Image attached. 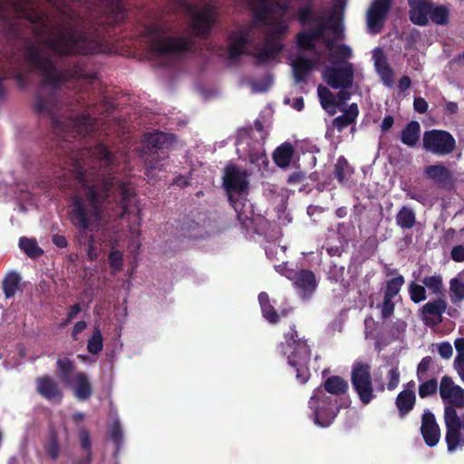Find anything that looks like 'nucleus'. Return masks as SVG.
<instances>
[{"mask_svg": "<svg viewBox=\"0 0 464 464\" xmlns=\"http://www.w3.org/2000/svg\"><path fill=\"white\" fill-rule=\"evenodd\" d=\"M392 300V298L383 296L381 305V314L383 320L390 318L393 314L395 304Z\"/></svg>", "mask_w": 464, "mask_h": 464, "instance_id": "nucleus-52", "label": "nucleus"}, {"mask_svg": "<svg viewBox=\"0 0 464 464\" xmlns=\"http://www.w3.org/2000/svg\"><path fill=\"white\" fill-rule=\"evenodd\" d=\"M21 281V276L18 273L12 271L9 272L2 282V289L6 299L14 296Z\"/></svg>", "mask_w": 464, "mask_h": 464, "instance_id": "nucleus-36", "label": "nucleus"}, {"mask_svg": "<svg viewBox=\"0 0 464 464\" xmlns=\"http://www.w3.org/2000/svg\"><path fill=\"white\" fill-rule=\"evenodd\" d=\"M460 425L446 426L445 440L450 452H454L459 446L464 445Z\"/></svg>", "mask_w": 464, "mask_h": 464, "instance_id": "nucleus-33", "label": "nucleus"}, {"mask_svg": "<svg viewBox=\"0 0 464 464\" xmlns=\"http://www.w3.org/2000/svg\"><path fill=\"white\" fill-rule=\"evenodd\" d=\"M223 188L232 200V194L242 195L248 192L249 181L246 170L237 165L229 163L226 166L223 175Z\"/></svg>", "mask_w": 464, "mask_h": 464, "instance_id": "nucleus-10", "label": "nucleus"}, {"mask_svg": "<svg viewBox=\"0 0 464 464\" xmlns=\"http://www.w3.org/2000/svg\"><path fill=\"white\" fill-rule=\"evenodd\" d=\"M315 41L316 40L308 30L300 31L295 35L296 46L302 51H314L316 48Z\"/></svg>", "mask_w": 464, "mask_h": 464, "instance_id": "nucleus-42", "label": "nucleus"}, {"mask_svg": "<svg viewBox=\"0 0 464 464\" xmlns=\"http://www.w3.org/2000/svg\"><path fill=\"white\" fill-rule=\"evenodd\" d=\"M265 205H231L237 213L238 221L246 230H253L256 234H263L266 231L271 222L279 226H286L292 221L289 213L286 212V205H276L273 213L268 209L260 212L258 207Z\"/></svg>", "mask_w": 464, "mask_h": 464, "instance_id": "nucleus-4", "label": "nucleus"}, {"mask_svg": "<svg viewBox=\"0 0 464 464\" xmlns=\"http://www.w3.org/2000/svg\"><path fill=\"white\" fill-rule=\"evenodd\" d=\"M188 11L195 10L190 24L195 35L207 39L217 20L218 13L216 8L212 5H206L202 10H196L195 5H188Z\"/></svg>", "mask_w": 464, "mask_h": 464, "instance_id": "nucleus-11", "label": "nucleus"}, {"mask_svg": "<svg viewBox=\"0 0 464 464\" xmlns=\"http://www.w3.org/2000/svg\"><path fill=\"white\" fill-rule=\"evenodd\" d=\"M348 388V382L338 375H333L326 378L322 387L324 393L328 392L332 397L345 394Z\"/></svg>", "mask_w": 464, "mask_h": 464, "instance_id": "nucleus-29", "label": "nucleus"}, {"mask_svg": "<svg viewBox=\"0 0 464 464\" xmlns=\"http://www.w3.org/2000/svg\"><path fill=\"white\" fill-rule=\"evenodd\" d=\"M108 259H109L111 267L114 271L119 272L121 270L122 265H123V256H122V253L121 251L112 250L110 253Z\"/></svg>", "mask_w": 464, "mask_h": 464, "instance_id": "nucleus-51", "label": "nucleus"}, {"mask_svg": "<svg viewBox=\"0 0 464 464\" xmlns=\"http://www.w3.org/2000/svg\"><path fill=\"white\" fill-rule=\"evenodd\" d=\"M323 79L333 89H350L354 79L353 65L344 62L343 65L327 67L323 72Z\"/></svg>", "mask_w": 464, "mask_h": 464, "instance_id": "nucleus-12", "label": "nucleus"}, {"mask_svg": "<svg viewBox=\"0 0 464 464\" xmlns=\"http://www.w3.org/2000/svg\"><path fill=\"white\" fill-rule=\"evenodd\" d=\"M270 0H256L258 8L253 11V20L246 26L250 30L259 24L268 25L264 36L263 46L253 56L256 64H266L276 60L284 49L283 38L289 27L284 21L268 23L271 14Z\"/></svg>", "mask_w": 464, "mask_h": 464, "instance_id": "nucleus-3", "label": "nucleus"}, {"mask_svg": "<svg viewBox=\"0 0 464 464\" xmlns=\"http://www.w3.org/2000/svg\"><path fill=\"white\" fill-rule=\"evenodd\" d=\"M456 146L455 138L447 130L433 129L423 133L422 147L434 155H450L456 150Z\"/></svg>", "mask_w": 464, "mask_h": 464, "instance_id": "nucleus-9", "label": "nucleus"}, {"mask_svg": "<svg viewBox=\"0 0 464 464\" xmlns=\"http://www.w3.org/2000/svg\"><path fill=\"white\" fill-rule=\"evenodd\" d=\"M69 387L72 389L74 396L79 401H87L92 394V383L88 375L83 372H74L72 385Z\"/></svg>", "mask_w": 464, "mask_h": 464, "instance_id": "nucleus-23", "label": "nucleus"}, {"mask_svg": "<svg viewBox=\"0 0 464 464\" xmlns=\"http://www.w3.org/2000/svg\"><path fill=\"white\" fill-rule=\"evenodd\" d=\"M351 383L363 405H368L375 398L369 363L355 362L353 364Z\"/></svg>", "mask_w": 464, "mask_h": 464, "instance_id": "nucleus-8", "label": "nucleus"}, {"mask_svg": "<svg viewBox=\"0 0 464 464\" xmlns=\"http://www.w3.org/2000/svg\"><path fill=\"white\" fill-rule=\"evenodd\" d=\"M455 406L446 405L444 408L445 426L460 425V418L459 417Z\"/></svg>", "mask_w": 464, "mask_h": 464, "instance_id": "nucleus-50", "label": "nucleus"}, {"mask_svg": "<svg viewBox=\"0 0 464 464\" xmlns=\"http://www.w3.org/2000/svg\"><path fill=\"white\" fill-rule=\"evenodd\" d=\"M24 56L31 67L43 77L34 102L36 114L51 118L53 131L63 138L55 150L54 183L62 189L75 188L71 203H100V199L111 194L121 198V203H130L137 194L133 183L119 179L115 175L125 169L117 155L99 142L91 148L78 149L67 138L95 136L98 120L90 113H74L76 106L90 109L93 103L85 92L77 94L74 104L72 101L64 103L59 100V87L67 81L92 82L97 79L93 65L86 58H78L72 65L58 70L53 59L44 55L34 44L25 46Z\"/></svg>", "mask_w": 464, "mask_h": 464, "instance_id": "nucleus-1", "label": "nucleus"}, {"mask_svg": "<svg viewBox=\"0 0 464 464\" xmlns=\"http://www.w3.org/2000/svg\"><path fill=\"white\" fill-rule=\"evenodd\" d=\"M294 155V147L289 142H285L277 147L273 153L275 163L282 169L290 165Z\"/></svg>", "mask_w": 464, "mask_h": 464, "instance_id": "nucleus-32", "label": "nucleus"}, {"mask_svg": "<svg viewBox=\"0 0 464 464\" xmlns=\"http://www.w3.org/2000/svg\"><path fill=\"white\" fill-rule=\"evenodd\" d=\"M413 108L419 113H425L428 111L429 105L424 98L415 97L413 101Z\"/></svg>", "mask_w": 464, "mask_h": 464, "instance_id": "nucleus-63", "label": "nucleus"}, {"mask_svg": "<svg viewBox=\"0 0 464 464\" xmlns=\"http://www.w3.org/2000/svg\"><path fill=\"white\" fill-rule=\"evenodd\" d=\"M336 57L341 61H345L352 56V49L344 44H339L335 52Z\"/></svg>", "mask_w": 464, "mask_h": 464, "instance_id": "nucleus-61", "label": "nucleus"}, {"mask_svg": "<svg viewBox=\"0 0 464 464\" xmlns=\"http://www.w3.org/2000/svg\"><path fill=\"white\" fill-rule=\"evenodd\" d=\"M420 138V125L417 121H411L401 130L400 140L401 141L410 147H415Z\"/></svg>", "mask_w": 464, "mask_h": 464, "instance_id": "nucleus-30", "label": "nucleus"}, {"mask_svg": "<svg viewBox=\"0 0 464 464\" xmlns=\"http://www.w3.org/2000/svg\"><path fill=\"white\" fill-rule=\"evenodd\" d=\"M316 26L314 28L308 29L311 34L314 37L315 40H321L324 36L326 25L324 23V19L322 22L314 23Z\"/></svg>", "mask_w": 464, "mask_h": 464, "instance_id": "nucleus-58", "label": "nucleus"}, {"mask_svg": "<svg viewBox=\"0 0 464 464\" xmlns=\"http://www.w3.org/2000/svg\"><path fill=\"white\" fill-rule=\"evenodd\" d=\"M420 433L427 446L434 447L438 444L440 429L435 415L430 410H425L421 416Z\"/></svg>", "mask_w": 464, "mask_h": 464, "instance_id": "nucleus-17", "label": "nucleus"}, {"mask_svg": "<svg viewBox=\"0 0 464 464\" xmlns=\"http://www.w3.org/2000/svg\"><path fill=\"white\" fill-rule=\"evenodd\" d=\"M416 403V395L412 389H405L399 392L396 397L395 404L398 409L400 418H404L414 408Z\"/></svg>", "mask_w": 464, "mask_h": 464, "instance_id": "nucleus-26", "label": "nucleus"}, {"mask_svg": "<svg viewBox=\"0 0 464 464\" xmlns=\"http://www.w3.org/2000/svg\"><path fill=\"white\" fill-rule=\"evenodd\" d=\"M343 113L333 120V126L339 132L343 131L349 125L354 123L359 115L357 103H352L347 109L343 110Z\"/></svg>", "mask_w": 464, "mask_h": 464, "instance_id": "nucleus-28", "label": "nucleus"}, {"mask_svg": "<svg viewBox=\"0 0 464 464\" xmlns=\"http://www.w3.org/2000/svg\"><path fill=\"white\" fill-rule=\"evenodd\" d=\"M285 342L279 344L280 353L287 355V362L295 371L296 380L304 384L310 378L308 367L311 359V349L304 337H301L296 325L292 324L284 334Z\"/></svg>", "mask_w": 464, "mask_h": 464, "instance_id": "nucleus-5", "label": "nucleus"}, {"mask_svg": "<svg viewBox=\"0 0 464 464\" xmlns=\"http://www.w3.org/2000/svg\"><path fill=\"white\" fill-rule=\"evenodd\" d=\"M70 213L71 223L79 229L80 244L86 245L89 260L94 261L97 247L92 235L87 232L99 231L101 228L118 233L125 227L134 232L140 224L138 205H73Z\"/></svg>", "mask_w": 464, "mask_h": 464, "instance_id": "nucleus-2", "label": "nucleus"}, {"mask_svg": "<svg viewBox=\"0 0 464 464\" xmlns=\"http://www.w3.org/2000/svg\"><path fill=\"white\" fill-rule=\"evenodd\" d=\"M110 436L111 440L114 442L116 449L119 450L123 440L122 430L119 422H114L112 424L110 430Z\"/></svg>", "mask_w": 464, "mask_h": 464, "instance_id": "nucleus-53", "label": "nucleus"}, {"mask_svg": "<svg viewBox=\"0 0 464 464\" xmlns=\"http://www.w3.org/2000/svg\"><path fill=\"white\" fill-rule=\"evenodd\" d=\"M148 149L167 150L172 143V137L165 132L149 133L145 138Z\"/></svg>", "mask_w": 464, "mask_h": 464, "instance_id": "nucleus-31", "label": "nucleus"}, {"mask_svg": "<svg viewBox=\"0 0 464 464\" xmlns=\"http://www.w3.org/2000/svg\"><path fill=\"white\" fill-rule=\"evenodd\" d=\"M454 368L459 378H462L464 376V353L457 354L454 359Z\"/></svg>", "mask_w": 464, "mask_h": 464, "instance_id": "nucleus-64", "label": "nucleus"}, {"mask_svg": "<svg viewBox=\"0 0 464 464\" xmlns=\"http://www.w3.org/2000/svg\"><path fill=\"white\" fill-rule=\"evenodd\" d=\"M392 0H373L367 12V27L372 34H380L392 8Z\"/></svg>", "mask_w": 464, "mask_h": 464, "instance_id": "nucleus-13", "label": "nucleus"}, {"mask_svg": "<svg viewBox=\"0 0 464 464\" xmlns=\"http://www.w3.org/2000/svg\"><path fill=\"white\" fill-rule=\"evenodd\" d=\"M19 247L28 257L33 259L39 258L44 255V250L34 238L20 237Z\"/></svg>", "mask_w": 464, "mask_h": 464, "instance_id": "nucleus-37", "label": "nucleus"}, {"mask_svg": "<svg viewBox=\"0 0 464 464\" xmlns=\"http://www.w3.org/2000/svg\"><path fill=\"white\" fill-rule=\"evenodd\" d=\"M408 291L411 300L415 304H419L427 298L425 286L415 282L409 284Z\"/></svg>", "mask_w": 464, "mask_h": 464, "instance_id": "nucleus-47", "label": "nucleus"}, {"mask_svg": "<svg viewBox=\"0 0 464 464\" xmlns=\"http://www.w3.org/2000/svg\"><path fill=\"white\" fill-rule=\"evenodd\" d=\"M432 362V358L430 356H425L421 359L417 368V377L420 381L424 378L427 371L429 370L430 364Z\"/></svg>", "mask_w": 464, "mask_h": 464, "instance_id": "nucleus-56", "label": "nucleus"}, {"mask_svg": "<svg viewBox=\"0 0 464 464\" xmlns=\"http://www.w3.org/2000/svg\"><path fill=\"white\" fill-rule=\"evenodd\" d=\"M438 382L435 378L421 382L419 385V396L422 399L431 396L437 392Z\"/></svg>", "mask_w": 464, "mask_h": 464, "instance_id": "nucleus-48", "label": "nucleus"}, {"mask_svg": "<svg viewBox=\"0 0 464 464\" xmlns=\"http://www.w3.org/2000/svg\"><path fill=\"white\" fill-rule=\"evenodd\" d=\"M44 450L46 454L53 459L55 460L60 455V444L58 439V433L54 429H50L47 440L44 443Z\"/></svg>", "mask_w": 464, "mask_h": 464, "instance_id": "nucleus-40", "label": "nucleus"}, {"mask_svg": "<svg viewBox=\"0 0 464 464\" xmlns=\"http://www.w3.org/2000/svg\"><path fill=\"white\" fill-rule=\"evenodd\" d=\"M79 440L81 447L86 451V454L92 453L90 433L86 429L79 430Z\"/></svg>", "mask_w": 464, "mask_h": 464, "instance_id": "nucleus-54", "label": "nucleus"}, {"mask_svg": "<svg viewBox=\"0 0 464 464\" xmlns=\"http://www.w3.org/2000/svg\"><path fill=\"white\" fill-rule=\"evenodd\" d=\"M258 301L261 306L263 316L270 324H277L279 322V314L271 304L269 295L266 292H261L258 295Z\"/></svg>", "mask_w": 464, "mask_h": 464, "instance_id": "nucleus-34", "label": "nucleus"}, {"mask_svg": "<svg viewBox=\"0 0 464 464\" xmlns=\"http://www.w3.org/2000/svg\"><path fill=\"white\" fill-rule=\"evenodd\" d=\"M450 257L457 263L464 262V246L457 245L451 248Z\"/></svg>", "mask_w": 464, "mask_h": 464, "instance_id": "nucleus-60", "label": "nucleus"}, {"mask_svg": "<svg viewBox=\"0 0 464 464\" xmlns=\"http://www.w3.org/2000/svg\"><path fill=\"white\" fill-rule=\"evenodd\" d=\"M36 392L53 404H61L63 398V389L56 380L49 375L38 377L35 380Z\"/></svg>", "mask_w": 464, "mask_h": 464, "instance_id": "nucleus-14", "label": "nucleus"}, {"mask_svg": "<svg viewBox=\"0 0 464 464\" xmlns=\"http://www.w3.org/2000/svg\"><path fill=\"white\" fill-rule=\"evenodd\" d=\"M440 395L444 403L464 407V389L456 385L450 376H443L440 385Z\"/></svg>", "mask_w": 464, "mask_h": 464, "instance_id": "nucleus-15", "label": "nucleus"}, {"mask_svg": "<svg viewBox=\"0 0 464 464\" xmlns=\"http://www.w3.org/2000/svg\"><path fill=\"white\" fill-rule=\"evenodd\" d=\"M143 157L146 166L145 175L148 178H153L151 172L162 169L164 166L163 162L169 158V153L167 150L148 149Z\"/></svg>", "mask_w": 464, "mask_h": 464, "instance_id": "nucleus-24", "label": "nucleus"}, {"mask_svg": "<svg viewBox=\"0 0 464 464\" xmlns=\"http://www.w3.org/2000/svg\"><path fill=\"white\" fill-rule=\"evenodd\" d=\"M103 349V338L99 327H95L87 343V350L92 354H98Z\"/></svg>", "mask_w": 464, "mask_h": 464, "instance_id": "nucleus-46", "label": "nucleus"}, {"mask_svg": "<svg viewBox=\"0 0 464 464\" xmlns=\"http://www.w3.org/2000/svg\"><path fill=\"white\" fill-rule=\"evenodd\" d=\"M309 407L313 410L314 423L326 428L336 418L343 405L336 398L326 395L322 387H318L309 400Z\"/></svg>", "mask_w": 464, "mask_h": 464, "instance_id": "nucleus-7", "label": "nucleus"}, {"mask_svg": "<svg viewBox=\"0 0 464 464\" xmlns=\"http://www.w3.org/2000/svg\"><path fill=\"white\" fill-rule=\"evenodd\" d=\"M294 285L304 299L309 298L317 285L314 273L308 269L299 270Z\"/></svg>", "mask_w": 464, "mask_h": 464, "instance_id": "nucleus-22", "label": "nucleus"}, {"mask_svg": "<svg viewBox=\"0 0 464 464\" xmlns=\"http://www.w3.org/2000/svg\"><path fill=\"white\" fill-rule=\"evenodd\" d=\"M146 34L150 37V49L157 55L178 56L190 51L193 47V42L190 39L184 36H169L159 24L148 26Z\"/></svg>", "mask_w": 464, "mask_h": 464, "instance_id": "nucleus-6", "label": "nucleus"}, {"mask_svg": "<svg viewBox=\"0 0 464 464\" xmlns=\"http://www.w3.org/2000/svg\"><path fill=\"white\" fill-rule=\"evenodd\" d=\"M353 174V169L348 163L347 160L341 156L338 158L334 165V175L339 183L347 181Z\"/></svg>", "mask_w": 464, "mask_h": 464, "instance_id": "nucleus-39", "label": "nucleus"}, {"mask_svg": "<svg viewBox=\"0 0 464 464\" xmlns=\"http://www.w3.org/2000/svg\"><path fill=\"white\" fill-rule=\"evenodd\" d=\"M409 5V17L411 22L419 26L429 24V15L433 2L430 0H407Z\"/></svg>", "mask_w": 464, "mask_h": 464, "instance_id": "nucleus-19", "label": "nucleus"}, {"mask_svg": "<svg viewBox=\"0 0 464 464\" xmlns=\"http://www.w3.org/2000/svg\"><path fill=\"white\" fill-rule=\"evenodd\" d=\"M374 64L378 72L385 71L386 68H391L382 53H381L380 55L374 54Z\"/></svg>", "mask_w": 464, "mask_h": 464, "instance_id": "nucleus-62", "label": "nucleus"}, {"mask_svg": "<svg viewBox=\"0 0 464 464\" xmlns=\"http://www.w3.org/2000/svg\"><path fill=\"white\" fill-rule=\"evenodd\" d=\"M404 283L405 280L401 275L387 280L383 287V296L393 299L400 293Z\"/></svg>", "mask_w": 464, "mask_h": 464, "instance_id": "nucleus-45", "label": "nucleus"}, {"mask_svg": "<svg viewBox=\"0 0 464 464\" xmlns=\"http://www.w3.org/2000/svg\"><path fill=\"white\" fill-rule=\"evenodd\" d=\"M387 378V388L389 391H393L400 382V372L397 368H392L388 372Z\"/></svg>", "mask_w": 464, "mask_h": 464, "instance_id": "nucleus-55", "label": "nucleus"}, {"mask_svg": "<svg viewBox=\"0 0 464 464\" xmlns=\"http://www.w3.org/2000/svg\"><path fill=\"white\" fill-rule=\"evenodd\" d=\"M295 84H307L309 74L315 68V63L303 55H298L291 63Z\"/></svg>", "mask_w": 464, "mask_h": 464, "instance_id": "nucleus-21", "label": "nucleus"}, {"mask_svg": "<svg viewBox=\"0 0 464 464\" xmlns=\"http://www.w3.org/2000/svg\"><path fill=\"white\" fill-rule=\"evenodd\" d=\"M447 305V302L440 296L438 299L426 303L420 309V312L422 314V320L425 322L426 324H430V323L434 322H430V318L429 317V315H434L440 318V320H438V323L440 322L441 315L443 313H445Z\"/></svg>", "mask_w": 464, "mask_h": 464, "instance_id": "nucleus-25", "label": "nucleus"}, {"mask_svg": "<svg viewBox=\"0 0 464 464\" xmlns=\"http://www.w3.org/2000/svg\"><path fill=\"white\" fill-rule=\"evenodd\" d=\"M449 295L450 302L459 305L464 300V283L457 277L450 279Z\"/></svg>", "mask_w": 464, "mask_h": 464, "instance_id": "nucleus-43", "label": "nucleus"}, {"mask_svg": "<svg viewBox=\"0 0 464 464\" xmlns=\"http://www.w3.org/2000/svg\"><path fill=\"white\" fill-rule=\"evenodd\" d=\"M424 173L439 188L449 189L454 185L455 179L452 172L442 164L430 165L425 168Z\"/></svg>", "mask_w": 464, "mask_h": 464, "instance_id": "nucleus-20", "label": "nucleus"}, {"mask_svg": "<svg viewBox=\"0 0 464 464\" xmlns=\"http://www.w3.org/2000/svg\"><path fill=\"white\" fill-rule=\"evenodd\" d=\"M76 365L74 361L68 357L59 358L56 361V371L60 380L66 385H72L73 374Z\"/></svg>", "mask_w": 464, "mask_h": 464, "instance_id": "nucleus-27", "label": "nucleus"}, {"mask_svg": "<svg viewBox=\"0 0 464 464\" xmlns=\"http://www.w3.org/2000/svg\"><path fill=\"white\" fill-rule=\"evenodd\" d=\"M438 25H446L450 22V11L445 5H432L430 9V14L429 15V21Z\"/></svg>", "mask_w": 464, "mask_h": 464, "instance_id": "nucleus-41", "label": "nucleus"}, {"mask_svg": "<svg viewBox=\"0 0 464 464\" xmlns=\"http://www.w3.org/2000/svg\"><path fill=\"white\" fill-rule=\"evenodd\" d=\"M252 30L244 26L228 35L229 44L227 47L228 56L230 59H237L242 54H249L246 53V49L250 42V33Z\"/></svg>", "mask_w": 464, "mask_h": 464, "instance_id": "nucleus-16", "label": "nucleus"}, {"mask_svg": "<svg viewBox=\"0 0 464 464\" xmlns=\"http://www.w3.org/2000/svg\"><path fill=\"white\" fill-rule=\"evenodd\" d=\"M438 352L441 358L450 359L452 356L453 349L449 342H442L438 345Z\"/></svg>", "mask_w": 464, "mask_h": 464, "instance_id": "nucleus-59", "label": "nucleus"}, {"mask_svg": "<svg viewBox=\"0 0 464 464\" xmlns=\"http://www.w3.org/2000/svg\"><path fill=\"white\" fill-rule=\"evenodd\" d=\"M421 282L423 285L431 292V294L438 296L444 295L443 280L440 275L425 276Z\"/></svg>", "mask_w": 464, "mask_h": 464, "instance_id": "nucleus-44", "label": "nucleus"}, {"mask_svg": "<svg viewBox=\"0 0 464 464\" xmlns=\"http://www.w3.org/2000/svg\"><path fill=\"white\" fill-rule=\"evenodd\" d=\"M249 160L258 167L259 170H266L269 166V160L265 152L256 151L249 154Z\"/></svg>", "mask_w": 464, "mask_h": 464, "instance_id": "nucleus-49", "label": "nucleus"}, {"mask_svg": "<svg viewBox=\"0 0 464 464\" xmlns=\"http://www.w3.org/2000/svg\"><path fill=\"white\" fill-rule=\"evenodd\" d=\"M301 5L291 12V18L304 26L322 22L323 16L315 10L314 0H301Z\"/></svg>", "mask_w": 464, "mask_h": 464, "instance_id": "nucleus-18", "label": "nucleus"}, {"mask_svg": "<svg viewBox=\"0 0 464 464\" xmlns=\"http://www.w3.org/2000/svg\"><path fill=\"white\" fill-rule=\"evenodd\" d=\"M317 93L323 109L328 111L329 114L334 115L336 112V97L334 94L327 87L321 84L317 88Z\"/></svg>", "mask_w": 464, "mask_h": 464, "instance_id": "nucleus-35", "label": "nucleus"}, {"mask_svg": "<svg viewBox=\"0 0 464 464\" xmlns=\"http://www.w3.org/2000/svg\"><path fill=\"white\" fill-rule=\"evenodd\" d=\"M349 89H340L336 97V108L340 111L344 110L343 107L348 100L351 98V92L348 91Z\"/></svg>", "mask_w": 464, "mask_h": 464, "instance_id": "nucleus-57", "label": "nucleus"}, {"mask_svg": "<svg viewBox=\"0 0 464 464\" xmlns=\"http://www.w3.org/2000/svg\"><path fill=\"white\" fill-rule=\"evenodd\" d=\"M396 224L402 229H411L416 223L415 212L409 207L403 206L395 217Z\"/></svg>", "mask_w": 464, "mask_h": 464, "instance_id": "nucleus-38", "label": "nucleus"}]
</instances>
